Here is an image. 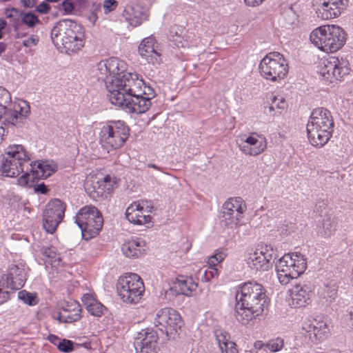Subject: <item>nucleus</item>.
I'll list each match as a JSON object with an SVG mask.
<instances>
[{
	"label": "nucleus",
	"instance_id": "nucleus-20",
	"mask_svg": "<svg viewBox=\"0 0 353 353\" xmlns=\"http://www.w3.org/2000/svg\"><path fill=\"white\" fill-rule=\"evenodd\" d=\"M156 39L153 37L145 38L139 46V52L149 63L159 64L161 62V53Z\"/></svg>",
	"mask_w": 353,
	"mask_h": 353
},
{
	"label": "nucleus",
	"instance_id": "nucleus-37",
	"mask_svg": "<svg viewBox=\"0 0 353 353\" xmlns=\"http://www.w3.org/2000/svg\"><path fill=\"white\" fill-rule=\"evenodd\" d=\"M138 9L139 8L137 7ZM126 19L132 26H138L142 23V13L137 12L136 7H128L125 9Z\"/></svg>",
	"mask_w": 353,
	"mask_h": 353
},
{
	"label": "nucleus",
	"instance_id": "nucleus-39",
	"mask_svg": "<svg viewBox=\"0 0 353 353\" xmlns=\"http://www.w3.org/2000/svg\"><path fill=\"white\" fill-rule=\"evenodd\" d=\"M85 348H90V343H83L82 344ZM81 346V344L74 343L68 339H61V341L58 344V349L63 352H70L75 349V347H79Z\"/></svg>",
	"mask_w": 353,
	"mask_h": 353
},
{
	"label": "nucleus",
	"instance_id": "nucleus-50",
	"mask_svg": "<svg viewBox=\"0 0 353 353\" xmlns=\"http://www.w3.org/2000/svg\"><path fill=\"white\" fill-rule=\"evenodd\" d=\"M118 3L116 0H105L103 2V9L105 12H109L114 10Z\"/></svg>",
	"mask_w": 353,
	"mask_h": 353
},
{
	"label": "nucleus",
	"instance_id": "nucleus-42",
	"mask_svg": "<svg viewBox=\"0 0 353 353\" xmlns=\"http://www.w3.org/2000/svg\"><path fill=\"white\" fill-rule=\"evenodd\" d=\"M21 21L24 24L30 28H33L40 23V20L38 17L32 12L24 14Z\"/></svg>",
	"mask_w": 353,
	"mask_h": 353
},
{
	"label": "nucleus",
	"instance_id": "nucleus-54",
	"mask_svg": "<svg viewBox=\"0 0 353 353\" xmlns=\"http://www.w3.org/2000/svg\"><path fill=\"white\" fill-rule=\"evenodd\" d=\"M50 10V6L44 1L39 3L36 7V9H35V10L37 12L41 13V14H47L49 12Z\"/></svg>",
	"mask_w": 353,
	"mask_h": 353
},
{
	"label": "nucleus",
	"instance_id": "nucleus-28",
	"mask_svg": "<svg viewBox=\"0 0 353 353\" xmlns=\"http://www.w3.org/2000/svg\"><path fill=\"white\" fill-rule=\"evenodd\" d=\"M336 64L330 58V59L324 60L318 66V73L323 77V79L329 83H332L334 81L341 80L337 69H336Z\"/></svg>",
	"mask_w": 353,
	"mask_h": 353
},
{
	"label": "nucleus",
	"instance_id": "nucleus-64",
	"mask_svg": "<svg viewBox=\"0 0 353 353\" xmlns=\"http://www.w3.org/2000/svg\"><path fill=\"white\" fill-rule=\"evenodd\" d=\"M140 221H141V225L150 223L151 222V216L150 215H142L141 214Z\"/></svg>",
	"mask_w": 353,
	"mask_h": 353
},
{
	"label": "nucleus",
	"instance_id": "nucleus-58",
	"mask_svg": "<svg viewBox=\"0 0 353 353\" xmlns=\"http://www.w3.org/2000/svg\"><path fill=\"white\" fill-rule=\"evenodd\" d=\"M34 191L36 192H39L41 194H46L47 192L48 191V189L47 188L44 183H41L34 188Z\"/></svg>",
	"mask_w": 353,
	"mask_h": 353
},
{
	"label": "nucleus",
	"instance_id": "nucleus-10",
	"mask_svg": "<svg viewBox=\"0 0 353 353\" xmlns=\"http://www.w3.org/2000/svg\"><path fill=\"white\" fill-rule=\"evenodd\" d=\"M259 70L262 77L276 81L285 77L288 73V64L281 53L272 52L261 61Z\"/></svg>",
	"mask_w": 353,
	"mask_h": 353
},
{
	"label": "nucleus",
	"instance_id": "nucleus-51",
	"mask_svg": "<svg viewBox=\"0 0 353 353\" xmlns=\"http://www.w3.org/2000/svg\"><path fill=\"white\" fill-rule=\"evenodd\" d=\"M39 42V37L37 35H32L27 39L23 41V46L28 48L32 46H37Z\"/></svg>",
	"mask_w": 353,
	"mask_h": 353
},
{
	"label": "nucleus",
	"instance_id": "nucleus-32",
	"mask_svg": "<svg viewBox=\"0 0 353 353\" xmlns=\"http://www.w3.org/2000/svg\"><path fill=\"white\" fill-rule=\"evenodd\" d=\"M123 254L128 258H138L143 254L144 250L141 242L135 240L124 243L121 246Z\"/></svg>",
	"mask_w": 353,
	"mask_h": 353
},
{
	"label": "nucleus",
	"instance_id": "nucleus-41",
	"mask_svg": "<svg viewBox=\"0 0 353 353\" xmlns=\"http://www.w3.org/2000/svg\"><path fill=\"white\" fill-rule=\"evenodd\" d=\"M43 254L48 257V260L47 262L50 263L52 267L58 268L61 265L62 260L59 254L54 251L53 248H48L45 249Z\"/></svg>",
	"mask_w": 353,
	"mask_h": 353
},
{
	"label": "nucleus",
	"instance_id": "nucleus-4",
	"mask_svg": "<svg viewBox=\"0 0 353 353\" xmlns=\"http://www.w3.org/2000/svg\"><path fill=\"white\" fill-rule=\"evenodd\" d=\"M310 40L321 51L333 53L345 45L347 34L342 28L336 25L321 26L312 31Z\"/></svg>",
	"mask_w": 353,
	"mask_h": 353
},
{
	"label": "nucleus",
	"instance_id": "nucleus-61",
	"mask_svg": "<svg viewBox=\"0 0 353 353\" xmlns=\"http://www.w3.org/2000/svg\"><path fill=\"white\" fill-rule=\"evenodd\" d=\"M285 16H288L289 17L290 19H288V20L287 21V23L288 24H290V25H292L294 23V21L296 20V17H295V14L292 11V10H290L288 12H286L285 13Z\"/></svg>",
	"mask_w": 353,
	"mask_h": 353
},
{
	"label": "nucleus",
	"instance_id": "nucleus-56",
	"mask_svg": "<svg viewBox=\"0 0 353 353\" xmlns=\"http://www.w3.org/2000/svg\"><path fill=\"white\" fill-rule=\"evenodd\" d=\"M175 44L178 48H187L190 46V43L187 40H182L180 36H176Z\"/></svg>",
	"mask_w": 353,
	"mask_h": 353
},
{
	"label": "nucleus",
	"instance_id": "nucleus-3",
	"mask_svg": "<svg viewBox=\"0 0 353 353\" xmlns=\"http://www.w3.org/2000/svg\"><path fill=\"white\" fill-rule=\"evenodd\" d=\"M82 26L70 19L57 23L51 30V38L56 46L61 47L67 53L78 51L83 46Z\"/></svg>",
	"mask_w": 353,
	"mask_h": 353
},
{
	"label": "nucleus",
	"instance_id": "nucleus-43",
	"mask_svg": "<svg viewBox=\"0 0 353 353\" xmlns=\"http://www.w3.org/2000/svg\"><path fill=\"white\" fill-rule=\"evenodd\" d=\"M283 346V341L280 338L270 340L265 343L266 351L270 350L272 352H276L280 350Z\"/></svg>",
	"mask_w": 353,
	"mask_h": 353
},
{
	"label": "nucleus",
	"instance_id": "nucleus-23",
	"mask_svg": "<svg viewBox=\"0 0 353 353\" xmlns=\"http://www.w3.org/2000/svg\"><path fill=\"white\" fill-rule=\"evenodd\" d=\"M303 329L306 331L308 338L312 343L326 339L330 331L326 322L321 317L314 319Z\"/></svg>",
	"mask_w": 353,
	"mask_h": 353
},
{
	"label": "nucleus",
	"instance_id": "nucleus-62",
	"mask_svg": "<svg viewBox=\"0 0 353 353\" xmlns=\"http://www.w3.org/2000/svg\"><path fill=\"white\" fill-rule=\"evenodd\" d=\"M48 340L50 343L58 347L59 343L61 341V339L57 335L50 334L48 336Z\"/></svg>",
	"mask_w": 353,
	"mask_h": 353
},
{
	"label": "nucleus",
	"instance_id": "nucleus-33",
	"mask_svg": "<svg viewBox=\"0 0 353 353\" xmlns=\"http://www.w3.org/2000/svg\"><path fill=\"white\" fill-rule=\"evenodd\" d=\"M348 58L350 59H352V55L350 54L345 57L341 56L340 57H331L332 61H334L336 64V69H337L341 79L346 75H348L351 71L350 60Z\"/></svg>",
	"mask_w": 353,
	"mask_h": 353
},
{
	"label": "nucleus",
	"instance_id": "nucleus-16",
	"mask_svg": "<svg viewBox=\"0 0 353 353\" xmlns=\"http://www.w3.org/2000/svg\"><path fill=\"white\" fill-rule=\"evenodd\" d=\"M98 79H103L106 85L109 79H117L121 78L125 72V63L116 57L103 60L97 64Z\"/></svg>",
	"mask_w": 353,
	"mask_h": 353
},
{
	"label": "nucleus",
	"instance_id": "nucleus-5",
	"mask_svg": "<svg viewBox=\"0 0 353 353\" xmlns=\"http://www.w3.org/2000/svg\"><path fill=\"white\" fill-rule=\"evenodd\" d=\"M306 259L300 253L284 254L276 263V270L279 282L288 284L291 279H296L305 272Z\"/></svg>",
	"mask_w": 353,
	"mask_h": 353
},
{
	"label": "nucleus",
	"instance_id": "nucleus-35",
	"mask_svg": "<svg viewBox=\"0 0 353 353\" xmlns=\"http://www.w3.org/2000/svg\"><path fill=\"white\" fill-rule=\"evenodd\" d=\"M23 101L15 105L14 108H8L7 105L11 102L10 94L7 90L0 87V115L3 116V112L6 110H17L21 113L19 108L22 107Z\"/></svg>",
	"mask_w": 353,
	"mask_h": 353
},
{
	"label": "nucleus",
	"instance_id": "nucleus-15",
	"mask_svg": "<svg viewBox=\"0 0 353 353\" xmlns=\"http://www.w3.org/2000/svg\"><path fill=\"white\" fill-rule=\"evenodd\" d=\"M246 209L245 203L241 197L230 198L222 207L221 223L226 228L236 225Z\"/></svg>",
	"mask_w": 353,
	"mask_h": 353
},
{
	"label": "nucleus",
	"instance_id": "nucleus-9",
	"mask_svg": "<svg viewBox=\"0 0 353 353\" xmlns=\"http://www.w3.org/2000/svg\"><path fill=\"white\" fill-rule=\"evenodd\" d=\"M118 295L127 303H138L145 291L143 282L141 277L134 273L121 276L117 284Z\"/></svg>",
	"mask_w": 353,
	"mask_h": 353
},
{
	"label": "nucleus",
	"instance_id": "nucleus-17",
	"mask_svg": "<svg viewBox=\"0 0 353 353\" xmlns=\"http://www.w3.org/2000/svg\"><path fill=\"white\" fill-rule=\"evenodd\" d=\"M160 335L157 330L152 328L141 330L134 342L137 352L157 353L159 350L157 340Z\"/></svg>",
	"mask_w": 353,
	"mask_h": 353
},
{
	"label": "nucleus",
	"instance_id": "nucleus-52",
	"mask_svg": "<svg viewBox=\"0 0 353 353\" xmlns=\"http://www.w3.org/2000/svg\"><path fill=\"white\" fill-rule=\"evenodd\" d=\"M81 301L85 305L86 309H88L89 307L92 306V303H94L96 299L92 296V295L90 294H85L82 296Z\"/></svg>",
	"mask_w": 353,
	"mask_h": 353
},
{
	"label": "nucleus",
	"instance_id": "nucleus-27",
	"mask_svg": "<svg viewBox=\"0 0 353 353\" xmlns=\"http://www.w3.org/2000/svg\"><path fill=\"white\" fill-rule=\"evenodd\" d=\"M312 126L310 123H307L306 130L309 141L312 145L321 148L330 140L333 128H323L319 125L316 129V132H312Z\"/></svg>",
	"mask_w": 353,
	"mask_h": 353
},
{
	"label": "nucleus",
	"instance_id": "nucleus-38",
	"mask_svg": "<svg viewBox=\"0 0 353 353\" xmlns=\"http://www.w3.org/2000/svg\"><path fill=\"white\" fill-rule=\"evenodd\" d=\"M63 312H66V313L70 316H74L73 315L77 316V318L72 320V322H75L81 319V305L77 301H71L67 302L65 304L61 307Z\"/></svg>",
	"mask_w": 353,
	"mask_h": 353
},
{
	"label": "nucleus",
	"instance_id": "nucleus-19",
	"mask_svg": "<svg viewBox=\"0 0 353 353\" xmlns=\"http://www.w3.org/2000/svg\"><path fill=\"white\" fill-rule=\"evenodd\" d=\"M273 253V248L270 245H265L260 252L255 251L250 254L248 264L256 271H268L271 268L270 261Z\"/></svg>",
	"mask_w": 353,
	"mask_h": 353
},
{
	"label": "nucleus",
	"instance_id": "nucleus-2",
	"mask_svg": "<svg viewBox=\"0 0 353 353\" xmlns=\"http://www.w3.org/2000/svg\"><path fill=\"white\" fill-rule=\"evenodd\" d=\"M144 81L139 79L137 74L124 73L121 78L109 79L106 81L108 97L110 102L116 106H123L128 99L142 94L141 87Z\"/></svg>",
	"mask_w": 353,
	"mask_h": 353
},
{
	"label": "nucleus",
	"instance_id": "nucleus-45",
	"mask_svg": "<svg viewBox=\"0 0 353 353\" xmlns=\"http://www.w3.org/2000/svg\"><path fill=\"white\" fill-rule=\"evenodd\" d=\"M18 297L19 299L23 301L25 303L29 305H34L37 303L35 301V296L26 290L20 291L18 293Z\"/></svg>",
	"mask_w": 353,
	"mask_h": 353
},
{
	"label": "nucleus",
	"instance_id": "nucleus-29",
	"mask_svg": "<svg viewBox=\"0 0 353 353\" xmlns=\"http://www.w3.org/2000/svg\"><path fill=\"white\" fill-rule=\"evenodd\" d=\"M214 336L219 345L221 353H237L236 345L230 341V336L228 332L223 330H216L214 332Z\"/></svg>",
	"mask_w": 353,
	"mask_h": 353
},
{
	"label": "nucleus",
	"instance_id": "nucleus-7",
	"mask_svg": "<svg viewBox=\"0 0 353 353\" xmlns=\"http://www.w3.org/2000/svg\"><path fill=\"white\" fill-rule=\"evenodd\" d=\"M75 219V223L81 230L83 239L87 241L97 236L103 226L102 214L94 206H84L77 214Z\"/></svg>",
	"mask_w": 353,
	"mask_h": 353
},
{
	"label": "nucleus",
	"instance_id": "nucleus-21",
	"mask_svg": "<svg viewBox=\"0 0 353 353\" xmlns=\"http://www.w3.org/2000/svg\"><path fill=\"white\" fill-rule=\"evenodd\" d=\"M291 302L294 307H305L311 300L313 288L310 283L295 285L290 290Z\"/></svg>",
	"mask_w": 353,
	"mask_h": 353
},
{
	"label": "nucleus",
	"instance_id": "nucleus-34",
	"mask_svg": "<svg viewBox=\"0 0 353 353\" xmlns=\"http://www.w3.org/2000/svg\"><path fill=\"white\" fill-rule=\"evenodd\" d=\"M318 295L326 304H330L337 297V288L335 285H324L319 289Z\"/></svg>",
	"mask_w": 353,
	"mask_h": 353
},
{
	"label": "nucleus",
	"instance_id": "nucleus-53",
	"mask_svg": "<svg viewBox=\"0 0 353 353\" xmlns=\"http://www.w3.org/2000/svg\"><path fill=\"white\" fill-rule=\"evenodd\" d=\"M225 258V254L223 252H219L212 256L209 259L210 265H215L216 263L221 262Z\"/></svg>",
	"mask_w": 353,
	"mask_h": 353
},
{
	"label": "nucleus",
	"instance_id": "nucleus-49",
	"mask_svg": "<svg viewBox=\"0 0 353 353\" xmlns=\"http://www.w3.org/2000/svg\"><path fill=\"white\" fill-rule=\"evenodd\" d=\"M141 92H143L141 95L145 97H148L150 100H152L156 95L154 89L149 85H146L144 83V85L141 87Z\"/></svg>",
	"mask_w": 353,
	"mask_h": 353
},
{
	"label": "nucleus",
	"instance_id": "nucleus-26",
	"mask_svg": "<svg viewBox=\"0 0 353 353\" xmlns=\"http://www.w3.org/2000/svg\"><path fill=\"white\" fill-rule=\"evenodd\" d=\"M125 101L123 106H120L127 112L134 114H142L148 111L152 105L151 100L141 94L134 96Z\"/></svg>",
	"mask_w": 353,
	"mask_h": 353
},
{
	"label": "nucleus",
	"instance_id": "nucleus-44",
	"mask_svg": "<svg viewBox=\"0 0 353 353\" xmlns=\"http://www.w3.org/2000/svg\"><path fill=\"white\" fill-rule=\"evenodd\" d=\"M105 309V306L96 300L94 303H92V306L89 307L87 310L93 316H101L103 314Z\"/></svg>",
	"mask_w": 353,
	"mask_h": 353
},
{
	"label": "nucleus",
	"instance_id": "nucleus-30",
	"mask_svg": "<svg viewBox=\"0 0 353 353\" xmlns=\"http://www.w3.org/2000/svg\"><path fill=\"white\" fill-rule=\"evenodd\" d=\"M84 188L87 194L93 200L97 201L100 198L106 196L105 195L107 194L106 190H105L102 183H100V179H98L97 177L91 176L88 178L85 181Z\"/></svg>",
	"mask_w": 353,
	"mask_h": 353
},
{
	"label": "nucleus",
	"instance_id": "nucleus-11",
	"mask_svg": "<svg viewBox=\"0 0 353 353\" xmlns=\"http://www.w3.org/2000/svg\"><path fill=\"white\" fill-rule=\"evenodd\" d=\"M154 323L157 332L164 336L165 340H169L183 325L179 312L171 307L159 310L156 314Z\"/></svg>",
	"mask_w": 353,
	"mask_h": 353
},
{
	"label": "nucleus",
	"instance_id": "nucleus-14",
	"mask_svg": "<svg viewBox=\"0 0 353 353\" xmlns=\"http://www.w3.org/2000/svg\"><path fill=\"white\" fill-rule=\"evenodd\" d=\"M29 165L30 172L26 171L18 179V183L21 186L28 185L29 182L34 183L37 179H47L57 170V164L48 161L31 163Z\"/></svg>",
	"mask_w": 353,
	"mask_h": 353
},
{
	"label": "nucleus",
	"instance_id": "nucleus-60",
	"mask_svg": "<svg viewBox=\"0 0 353 353\" xmlns=\"http://www.w3.org/2000/svg\"><path fill=\"white\" fill-rule=\"evenodd\" d=\"M265 0H244L246 6L256 7L261 5Z\"/></svg>",
	"mask_w": 353,
	"mask_h": 353
},
{
	"label": "nucleus",
	"instance_id": "nucleus-6",
	"mask_svg": "<svg viewBox=\"0 0 353 353\" xmlns=\"http://www.w3.org/2000/svg\"><path fill=\"white\" fill-rule=\"evenodd\" d=\"M30 158L21 145H14L8 148L6 157L1 160L0 174L7 177H16L24 172L25 164Z\"/></svg>",
	"mask_w": 353,
	"mask_h": 353
},
{
	"label": "nucleus",
	"instance_id": "nucleus-40",
	"mask_svg": "<svg viewBox=\"0 0 353 353\" xmlns=\"http://www.w3.org/2000/svg\"><path fill=\"white\" fill-rule=\"evenodd\" d=\"M336 229L335 223L330 217L324 218L320 226V233L324 237L330 236Z\"/></svg>",
	"mask_w": 353,
	"mask_h": 353
},
{
	"label": "nucleus",
	"instance_id": "nucleus-59",
	"mask_svg": "<svg viewBox=\"0 0 353 353\" xmlns=\"http://www.w3.org/2000/svg\"><path fill=\"white\" fill-rule=\"evenodd\" d=\"M9 299V293L8 291H4L0 288V305L7 301Z\"/></svg>",
	"mask_w": 353,
	"mask_h": 353
},
{
	"label": "nucleus",
	"instance_id": "nucleus-8",
	"mask_svg": "<svg viewBox=\"0 0 353 353\" xmlns=\"http://www.w3.org/2000/svg\"><path fill=\"white\" fill-rule=\"evenodd\" d=\"M129 136V129L123 121H109L99 133V141L106 150H115L123 146Z\"/></svg>",
	"mask_w": 353,
	"mask_h": 353
},
{
	"label": "nucleus",
	"instance_id": "nucleus-25",
	"mask_svg": "<svg viewBox=\"0 0 353 353\" xmlns=\"http://www.w3.org/2000/svg\"><path fill=\"white\" fill-rule=\"evenodd\" d=\"M5 282L9 283L8 288L11 290H19L21 288L27 279L26 272L24 265H13L8 271ZM4 282V280L3 279Z\"/></svg>",
	"mask_w": 353,
	"mask_h": 353
},
{
	"label": "nucleus",
	"instance_id": "nucleus-12",
	"mask_svg": "<svg viewBox=\"0 0 353 353\" xmlns=\"http://www.w3.org/2000/svg\"><path fill=\"white\" fill-rule=\"evenodd\" d=\"M19 108L21 113L17 110H6L0 115V143L8 134H13L15 128H22L26 123L30 113V105L26 101Z\"/></svg>",
	"mask_w": 353,
	"mask_h": 353
},
{
	"label": "nucleus",
	"instance_id": "nucleus-1",
	"mask_svg": "<svg viewBox=\"0 0 353 353\" xmlns=\"http://www.w3.org/2000/svg\"><path fill=\"white\" fill-rule=\"evenodd\" d=\"M235 299L234 316L243 325H248L261 315L268 303L265 288L255 281H248L239 286L236 291Z\"/></svg>",
	"mask_w": 353,
	"mask_h": 353
},
{
	"label": "nucleus",
	"instance_id": "nucleus-13",
	"mask_svg": "<svg viewBox=\"0 0 353 353\" xmlns=\"http://www.w3.org/2000/svg\"><path fill=\"white\" fill-rule=\"evenodd\" d=\"M65 205L61 200H51L46 207L43 216V226L46 231L52 234L64 217Z\"/></svg>",
	"mask_w": 353,
	"mask_h": 353
},
{
	"label": "nucleus",
	"instance_id": "nucleus-22",
	"mask_svg": "<svg viewBox=\"0 0 353 353\" xmlns=\"http://www.w3.org/2000/svg\"><path fill=\"white\" fill-rule=\"evenodd\" d=\"M241 143H238L240 150L245 154L256 156L263 152L266 145L262 139H259L256 133L241 139Z\"/></svg>",
	"mask_w": 353,
	"mask_h": 353
},
{
	"label": "nucleus",
	"instance_id": "nucleus-57",
	"mask_svg": "<svg viewBox=\"0 0 353 353\" xmlns=\"http://www.w3.org/2000/svg\"><path fill=\"white\" fill-rule=\"evenodd\" d=\"M287 103L283 98L278 99L274 103V107L277 110H284L286 108Z\"/></svg>",
	"mask_w": 353,
	"mask_h": 353
},
{
	"label": "nucleus",
	"instance_id": "nucleus-18",
	"mask_svg": "<svg viewBox=\"0 0 353 353\" xmlns=\"http://www.w3.org/2000/svg\"><path fill=\"white\" fill-rule=\"evenodd\" d=\"M348 0H316V14L323 20L339 17L348 6Z\"/></svg>",
	"mask_w": 353,
	"mask_h": 353
},
{
	"label": "nucleus",
	"instance_id": "nucleus-31",
	"mask_svg": "<svg viewBox=\"0 0 353 353\" xmlns=\"http://www.w3.org/2000/svg\"><path fill=\"white\" fill-rule=\"evenodd\" d=\"M197 287L198 283L194 282L192 278L184 279L181 277V279H176L170 290H174L176 294L190 296L192 292L196 290Z\"/></svg>",
	"mask_w": 353,
	"mask_h": 353
},
{
	"label": "nucleus",
	"instance_id": "nucleus-47",
	"mask_svg": "<svg viewBox=\"0 0 353 353\" xmlns=\"http://www.w3.org/2000/svg\"><path fill=\"white\" fill-rule=\"evenodd\" d=\"M74 316H70L66 312H63L62 309L59 312L57 317L56 318L60 323H72V320L77 318L75 314Z\"/></svg>",
	"mask_w": 353,
	"mask_h": 353
},
{
	"label": "nucleus",
	"instance_id": "nucleus-48",
	"mask_svg": "<svg viewBox=\"0 0 353 353\" xmlns=\"http://www.w3.org/2000/svg\"><path fill=\"white\" fill-rule=\"evenodd\" d=\"M277 97H274L272 99V103L270 104H268V105L264 106V112L266 114H269L270 116H274L279 112L281 114V112H276V108L274 107V103L276 102Z\"/></svg>",
	"mask_w": 353,
	"mask_h": 353
},
{
	"label": "nucleus",
	"instance_id": "nucleus-63",
	"mask_svg": "<svg viewBox=\"0 0 353 353\" xmlns=\"http://www.w3.org/2000/svg\"><path fill=\"white\" fill-rule=\"evenodd\" d=\"M38 0H21V3L26 8H33Z\"/></svg>",
	"mask_w": 353,
	"mask_h": 353
},
{
	"label": "nucleus",
	"instance_id": "nucleus-36",
	"mask_svg": "<svg viewBox=\"0 0 353 353\" xmlns=\"http://www.w3.org/2000/svg\"><path fill=\"white\" fill-rule=\"evenodd\" d=\"M143 208L140 204L134 203L131 204L125 211L126 219L132 223L141 225L140 217Z\"/></svg>",
	"mask_w": 353,
	"mask_h": 353
},
{
	"label": "nucleus",
	"instance_id": "nucleus-46",
	"mask_svg": "<svg viewBox=\"0 0 353 353\" xmlns=\"http://www.w3.org/2000/svg\"><path fill=\"white\" fill-rule=\"evenodd\" d=\"M100 183H102L103 187L105 188L107 194H110L112 192L114 185L115 184V181H113L112 177L109 175H106L105 177L100 179Z\"/></svg>",
	"mask_w": 353,
	"mask_h": 353
},
{
	"label": "nucleus",
	"instance_id": "nucleus-55",
	"mask_svg": "<svg viewBox=\"0 0 353 353\" xmlns=\"http://www.w3.org/2000/svg\"><path fill=\"white\" fill-rule=\"evenodd\" d=\"M61 6L63 10L67 14L71 13L74 8L73 3L70 0H64Z\"/></svg>",
	"mask_w": 353,
	"mask_h": 353
},
{
	"label": "nucleus",
	"instance_id": "nucleus-24",
	"mask_svg": "<svg viewBox=\"0 0 353 353\" xmlns=\"http://www.w3.org/2000/svg\"><path fill=\"white\" fill-rule=\"evenodd\" d=\"M308 123H310L312 132H316V128L321 125L323 128H333L334 122L331 113L327 109L318 108L314 109L310 117Z\"/></svg>",
	"mask_w": 353,
	"mask_h": 353
}]
</instances>
